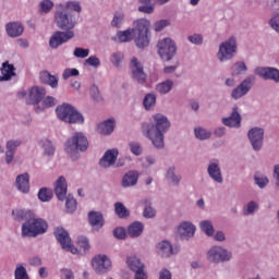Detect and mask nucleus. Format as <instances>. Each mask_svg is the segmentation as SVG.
I'll list each match as a JSON object with an SVG mask.
<instances>
[{
  "label": "nucleus",
  "instance_id": "393cba45",
  "mask_svg": "<svg viewBox=\"0 0 279 279\" xmlns=\"http://www.w3.org/2000/svg\"><path fill=\"white\" fill-rule=\"evenodd\" d=\"M165 179L171 186H180L182 174L178 173V168H175V166H170L166 169Z\"/></svg>",
  "mask_w": 279,
  "mask_h": 279
},
{
  "label": "nucleus",
  "instance_id": "69168bd1",
  "mask_svg": "<svg viewBox=\"0 0 279 279\" xmlns=\"http://www.w3.org/2000/svg\"><path fill=\"white\" fill-rule=\"evenodd\" d=\"M113 236H116V239H120V241H123V239L128 236V231L123 227H118L113 230Z\"/></svg>",
  "mask_w": 279,
  "mask_h": 279
},
{
  "label": "nucleus",
  "instance_id": "473e14b6",
  "mask_svg": "<svg viewBox=\"0 0 279 279\" xmlns=\"http://www.w3.org/2000/svg\"><path fill=\"white\" fill-rule=\"evenodd\" d=\"M140 204H143L145 206L143 210L144 219H156L157 211L154 206H151V199L144 198L140 201Z\"/></svg>",
  "mask_w": 279,
  "mask_h": 279
},
{
  "label": "nucleus",
  "instance_id": "c85d7f7f",
  "mask_svg": "<svg viewBox=\"0 0 279 279\" xmlns=\"http://www.w3.org/2000/svg\"><path fill=\"white\" fill-rule=\"evenodd\" d=\"M117 125V120L113 118L107 119L104 122L97 125L98 134H102L104 136H110L114 132V126Z\"/></svg>",
  "mask_w": 279,
  "mask_h": 279
},
{
  "label": "nucleus",
  "instance_id": "7ed1b4c3",
  "mask_svg": "<svg viewBox=\"0 0 279 279\" xmlns=\"http://www.w3.org/2000/svg\"><path fill=\"white\" fill-rule=\"evenodd\" d=\"M49 228V223L45 219L36 217V214H33V217L25 221L22 225V236L24 239H36L40 234H45Z\"/></svg>",
  "mask_w": 279,
  "mask_h": 279
},
{
  "label": "nucleus",
  "instance_id": "a18cd8bd",
  "mask_svg": "<svg viewBox=\"0 0 279 279\" xmlns=\"http://www.w3.org/2000/svg\"><path fill=\"white\" fill-rule=\"evenodd\" d=\"M156 95L154 93H148L144 96L143 106L145 110H154L156 108Z\"/></svg>",
  "mask_w": 279,
  "mask_h": 279
},
{
  "label": "nucleus",
  "instance_id": "f3484780",
  "mask_svg": "<svg viewBox=\"0 0 279 279\" xmlns=\"http://www.w3.org/2000/svg\"><path fill=\"white\" fill-rule=\"evenodd\" d=\"M207 175L210 180L216 182V184H223V173L221 172V166L219 159H210L207 165Z\"/></svg>",
  "mask_w": 279,
  "mask_h": 279
},
{
  "label": "nucleus",
  "instance_id": "7c9ffc66",
  "mask_svg": "<svg viewBox=\"0 0 279 279\" xmlns=\"http://www.w3.org/2000/svg\"><path fill=\"white\" fill-rule=\"evenodd\" d=\"M174 86H175V83L173 82V80L167 78L166 81L158 83L155 86V90L159 95H169V93H171L173 90Z\"/></svg>",
  "mask_w": 279,
  "mask_h": 279
},
{
  "label": "nucleus",
  "instance_id": "4c0bfd02",
  "mask_svg": "<svg viewBox=\"0 0 279 279\" xmlns=\"http://www.w3.org/2000/svg\"><path fill=\"white\" fill-rule=\"evenodd\" d=\"M260 205L256 201H250L243 206L242 213L244 217H252L254 214L259 210Z\"/></svg>",
  "mask_w": 279,
  "mask_h": 279
},
{
  "label": "nucleus",
  "instance_id": "338daca9",
  "mask_svg": "<svg viewBox=\"0 0 279 279\" xmlns=\"http://www.w3.org/2000/svg\"><path fill=\"white\" fill-rule=\"evenodd\" d=\"M123 52H114L111 58V62L113 66H121V62H123Z\"/></svg>",
  "mask_w": 279,
  "mask_h": 279
},
{
  "label": "nucleus",
  "instance_id": "603ef678",
  "mask_svg": "<svg viewBox=\"0 0 279 279\" xmlns=\"http://www.w3.org/2000/svg\"><path fill=\"white\" fill-rule=\"evenodd\" d=\"M89 96L97 104H100V101H104V97L101 96V92H99V87L95 84L92 85L90 88H89Z\"/></svg>",
  "mask_w": 279,
  "mask_h": 279
},
{
  "label": "nucleus",
  "instance_id": "3c124183",
  "mask_svg": "<svg viewBox=\"0 0 279 279\" xmlns=\"http://www.w3.org/2000/svg\"><path fill=\"white\" fill-rule=\"evenodd\" d=\"M53 1L51 0H43L39 2V12L41 14H49V12H51V10H53Z\"/></svg>",
  "mask_w": 279,
  "mask_h": 279
},
{
  "label": "nucleus",
  "instance_id": "423d86ee",
  "mask_svg": "<svg viewBox=\"0 0 279 279\" xmlns=\"http://www.w3.org/2000/svg\"><path fill=\"white\" fill-rule=\"evenodd\" d=\"M151 23L147 19H140L133 22V36L135 37V44L138 49H145L149 45V27Z\"/></svg>",
  "mask_w": 279,
  "mask_h": 279
},
{
  "label": "nucleus",
  "instance_id": "0eeeda50",
  "mask_svg": "<svg viewBox=\"0 0 279 279\" xmlns=\"http://www.w3.org/2000/svg\"><path fill=\"white\" fill-rule=\"evenodd\" d=\"M239 51V45L236 44V37L232 36L219 45L217 52V60L220 62H230Z\"/></svg>",
  "mask_w": 279,
  "mask_h": 279
},
{
  "label": "nucleus",
  "instance_id": "79ce46f5",
  "mask_svg": "<svg viewBox=\"0 0 279 279\" xmlns=\"http://www.w3.org/2000/svg\"><path fill=\"white\" fill-rule=\"evenodd\" d=\"M195 138L198 141H208L213 136V132L208 129L197 126L194 129Z\"/></svg>",
  "mask_w": 279,
  "mask_h": 279
},
{
  "label": "nucleus",
  "instance_id": "b1692460",
  "mask_svg": "<svg viewBox=\"0 0 279 279\" xmlns=\"http://www.w3.org/2000/svg\"><path fill=\"white\" fill-rule=\"evenodd\" d=\"M23 145V142L21 140H10L7 142L5 147V162L7 165H12V161L14 160V154H16V149Z\"/></svg>",
  "mask_w": 279,
  "mask_h": 279
},
{
  "label": "nucleus",
  "instance_id": "49530a36",
  "mask_svg": "<svg viewBox=\"0 0 279 279\" xmlns=\"http://www.w3.org/2000/svg\"><path fill=\"white\" fill-rule=\"evenodd\" d=\"M157 162H158V157L153 154L145 155L142 158L143 169H151V167H154V165H157Z\"/></svg>",
  "mask_w": 279,
  "mask_h": 279
},
{
  "label": "nucleus",
  "instance_id": "5fc2aeb1",
  "mask_svg": "<svg viewBox=\"0 0 279 279\" xmlns=\"http://www.w3.org/2000/svg\"><path fill=\"white\" fill-rule=\"evenodd\" d=\"M41 147L46 156H53L56 148L53 147V144L51 143V141L49 140L41 141Z\"/></svg>",
  "mask_w": 279,
  "mask_h": 279
},
{
  "label": "nucleus",
  "instance_id": "a211bd4d",
  "mask_svg": "<svg viewBox=\"0 0 279 279\" xmlns=\"http://www.w3.org/2000/svg\"><path fill=\"white\" fill-rule=\"evenodd\" d=\"M195 232H197V227L192 221L184 220L178 226V234L185 241L193 239V236H195Z\"/></svg>",
  "mask_w": 279,
  "mask_h": 279
},
{
  "label": "nucleus",
  "instance_id": "09e8293b",
  "mask_svg": "<svg viewBox=\"0 0 279 279\" xmlns=\"http://www.w3.org/2000/svg\"><path fill=\"white\" fill-rule=\"evenodd\" d=\"M114 211L120 219H126V217H130V210L121 202L114 204Z\"/></svg>",
  "mask_w": 279,
  "mask_h": 279
},
{
  "label": "nucleus",
  "instance_id": "20e7f679",
  "mask_svg": "<svg viewBox=\"0 0 279 279\" xmlns=\"http://www.w3.org/2000/svg\"><path fill=\"white\" fill-rule=\"evenodd\" d=\"M54 23L62 32H73L77 25V20L75 19V14H73V12L68 11L60 4H57L54 11Z\"/></svg>",
  "mask_w": 279,
  "mask_h": 279
},
{
  "label": "nucleus",
  "instance_id": "4be33fe9",
  "mask_svg": "<svg viewBox=\"0 0 279 279\" xmlns=\"http://www.w3.org/2000/svg\"><path fill=\"white\" fill-rule=\"evenodd\" d=\"M4 29L9 38H19L23 36V33L25 32V26H23V23L15 21L7 23Z\"/></svg>",
  "mask_w": 279,
  "mask_h": 279
},
{
  "label": "nucleus",
  "instance_id": "6e6d98bb",
  "mask_svg": "<svg viewBox=\"0 0 279 279\" xmlns=\"http://www.w3.org/2000/svg\"><path fill=\"white\" fill-rule=\"evenodd\" d=\"M187 40L191 45H195L196 47L204 45V36L202 34L194 33L189 35Z\"/></svg>",
  "mask_w": 279,
  "mask_h": 279
},
{
  "label": "nucleus",
  "instance_id": "13d9d810",
  "mask_svg": "<svg viewBox=\"0 0 279 279\" xmlns=\"http://www.w3.org/2000/svg\"><path fill=\"white\" fill-rule=\"evenodd\" d=\"M85 66H92L93 69H99L101 66V60L97 56H90L84 62Z\"/></svg>",
  "mask_w": 279,
  "mask_h": 279
},
{
  "label": "nucleus",
  "instance_id": "f704fd0d",
  "mask_svg": "<svg viewBox=\"0 0 279 279\" xmlns=\"http://www.w3.org/2000/svg\"><path fill=\"white\" fill-rule=\"evenodd\" d=\"M39 80H40V82H43V84H47L48 86H51L52 88H58V76L51 75L47 71L40 72Z\"/></svg>",
  "mask_w": 279,
  "mask_h": 279
},
{
  "label": "nucleus",
  "instance_id": "bf43d9fd",
  "mask_svg": "<svg viewBox=\"0 0 279 279\" xmlns=\"http://www.w3.org/2000/svg\"><path fill=\"white\" fill-rule=\"evenodd\" d=\"M268 25L276 32V34H279V12L271 15Z\"/></svg>",
  "mask_w": 279,
  "mask_h": 279
},
{
  "label": "nucleus",
  "instance_id": "052dcab7",
  "mask_svg": "<svg viewBox=\"0 0 279 279\" xmlns=\"http://www.w3.org/2000/svg\"><path fill=\"white\" fill-rule=\"evenodd\" d=\"M130 151L133 153L134 156H142L143 155V146L138 142H131L129 144Z\"/></svg>",
  "mask_w": 279,
  "mask_h": 279
},
{
  "label": "nucleus",
  "instance_id": "6e6552de",
  "mask_svg": "<svg viewBox=\"0 0 279 279\" xmlns=\"http://www.w3.org/2000/svg\"><path fill=\"white\" fill-rule=\"evenodd\" d=\"M157 49L159 58L166 62L173 60V58H175V53H178V45L169 37L159 40Z\"/></svg>",
  "mask_w": 279,
  "mask_h": 279
},
{
  "label": "nucleus",
  "instance_id": "c756f323",
  "mask_svg": "<svg viewBox=\"0 0 279 279\" xmlns=\"http://www.w3.org/2000/svg\"><path fill=\"white\" fill-rule=\"evenodd\" d=\"M89 226L93 230H101L104 228V214L101 211H89L88 213Z\"/></svg>",
  "mask_w": 279,
  "mask_h": 279
},
{
  "label": "nucleus",
  "instance_id": "8fccbe9b",
  "mask_svg": "<svg viewBox=\"0 0 279 279\" xmlns=\"http://www.w3.org/2000/svg\"><path fill=\"white\" fill-rule=\"evenodd\" d=\"M53 197V192H51L50 189L41 187L38 191V199L40 202H50V199Z\"/></svg>",
  "mask_w": 279,
  "mask_h": 279
},
{
  "label": "nucleus",
  "instance_id": "5701e85b",
  "mask_svg": "<svg viewBox=\"0 0 279 279\" xmlns=\"http://www.w3.org/2000/svg\"><path fill=\"white\" fill-rule=\"evenodd\" d=\"M241 121H242V118H241V113H239V107H234L232 109L230 117L222 118V123L227 128H234L235 130H239V128H241Z\"/></svg>",
  "mask_w": 279,
  "mask_h": 279
},
{
  "label": "nucleus",
  "instance_id": "2eb2a0df",
  "mask_svg": "<svg viewBox=\"0 0 279 279\" xmlns=\"http://www.w3.org/2000/svg\"><path fill=\"white\" fill-rule=\"evenodd\" d=\"M255 75L262 77V80L274 82L279 84V70L274 66H257L254 70Z\"/></svg>",
  "mask_w": 279,
  "mask_h": 279
},
{
  "label": "nucleus",
  "instance_id": "f8f14e48",
  "mask_svg": "<svg viewBox=\"0 0 279 279\" xmlns=\"http://www.w3.org/2000/svg\"><path fill=\"white\" fill-rule=\"evenodd\" d=\"M54 236L58 243H60L62 250H64L65 252H71V254L80 253L77 247L73 246V244L71 243V236L69 235V231L64 230V228L57 227L54 229Z\"/></svg>",
  "mask_w": 279,
  "mask_h": 279
},
{
  "label": "nucleus",
  "instance_id": "774afa93",
  "mask_svg": "<svg viewBox=\"0 0 279 279\" xmlns=\"http://www.w3.org/2000/svg\"><path fill=\"white\" fill-rule=\"evenodd\" d=\"M60 279H75V276H73V270L69 268H63L60 270Z\"/></svg>",
  "mask_w": 279,
  "mask_h": 279
},
{
  "label": "nucleus",
  "instance_id": "cd10ccee",
  "mask_svg": "<svg viewBox=\"0 0 279 279\" xmlns=\"http://www.w3.org/2000/svg\"><path fill=\"white\" fill-rule=\"evenodd\" d=\"M46 95L47 90L44 87H32L28 95L29 102L33 104V106H38L41 99H45Z\"/></svg>",
  "mask_w": 279,
  "mask_h": 279
},
{
  "label": "nucleus",
  "instance_id": "a878e982",
  "mask_svg": "<svg viewBox=\"0 0 279 279\" xmlns=\"http://www.w3.org/2000/svg\"><path fill=\"white\" fill-rule=\"evenodd\" d=\"M136 184H138V171L130 170L122 177V189H132L136 186Z\"/></svg>",
  "mask_w": 279,
  "mask_h": 279
},
{
  "label": "nucleus",
  "instance_id": "f257e3e1",
  "mask_svg": "<svg viewBox=\"0 0 279 279\" xmlns=\"http://www.w3.org/2000/svg\"><path fill=\"white\" fill-rule=\"evenodd\" d=\"M171 130V120L163 113H155L151 122L143 125V134L156 149H165V134Z\"/></svg>",
  "mask_w": 279,
  "mask_h": 279
},
{
  "label": "nucleus",
  "instance_id": "e433bc0d",
  "mask_svg": "<svg viewBox=\"0 0 279 279\" xmlns=\"http://www.w3.org/2000/svg\"><path fill=\"white\" fill-rule=\"evenodd\" d=\"M2 76H0V82H10L14 77V65L4 62L1 68Z\"/></svg>",
  "mask_w": 279,
  "mask_h": 279
},
{
  "label": "nucleus",
  "instance_id": "e2e57ef3",
  "mask_svg": "<svg viewBox=\"0 0 279 279\" xmlns=\"http://www.w3.org/2000/svg\"><path fill=\"white\" fill-rule=\"evenodd\" d=\"M123 20H124L123 13H121V12L116 13L113 15L112 21H111V26L112 27H120L121 25H123Z\"/></svg>",
  "mask_w": 279,
  "mask_h": 279
},
{
  "label": "nucleus",
  "instance_id": "c03bdc74",
  "mask_svg": "<svg viewBox=\"0 0 279 279\" xmlns=\"http://www.w3.org/2000/svg\"><path fill=\"white\" fill-rule=\"evenodd\" d=\"M14 279H29L25 264L20 263L15 265Z\"/></svg>",
  "mask_w": 279,
  "mask_h": 279
},
{
  "label": "nucleus",
  "instance_id": "f03ea898",
  "mask_svg": "<svg viewBox=\"0 0 279 279\" xmlns=\"http://www.w3.org/2000/svg\"><path fill=\"white\" fill-rule=\"evenodd\" d=\"M64 149L70 158L77 160L80 151L88 149V137L82 132H76L65 142Z\"/></svg>",
  "mask_w": 279,
  "mask_h": 279
},
{
  "label": "nucleus",
  "instance_id": "2f4dec72",
  "mask_svg": "<svg viewBox=\"0 0 279 279\" xmlns=\"http://www.w3.org/2000/svg\"><path fill=\"white\" fill-rule=\"evenodd\" d=\"M145 230V225L141 221H134L128 227V234L131 239H138L143 231Z\"/></svg>",
  "mask_w": 279,
  "mask_h": 279
},
{
  "label": "nucleus",
  "instance_id": "9b49d317",
  "mask_svg": "<svg viewBox=\"0 0 279 279\" xmlns=\"http://www.w3.org/2000/svg\"><path fill=\"white\" fill-rule=\"evenodd\" d=\"M130 71L133 82L137 84H145L147 82V74L145 73V68L138 58L132 57L130 61Z\"/></svg>",
  "mask_w": 279,
  "mask_h": 279
},
{
  "label": "nucleus",
  "instance_id": "37998d69",
  "mask_svg": "<svg viewBox=\"0 0 279 279\" xmlns=\"http://www.w3.org/2000/svg\"><path fill=\"white\" fill-rule=\"evenodd\" d=\"M247 73V64L245 61H236L231 68V75H245Z\"/></svg>",
  "mask_w": 279,
  "mask_h": 279
},
{
  "label": "nucleus",
  "instance_id": "c9c22d12",
  "mask_svg": "<svg viewBox=\"0 0 279 279\" xmlns=\"http://www.w3.org/2000/svg\"><path fill=\"white\" fill-rule=\"evenodd\" d=\"M126 265L130 268L131 271H134V274H140L141 271H145V265L141 263V259L137 257H128L126 258Z\"/></svg>",
  "mask_w": 279,
  "mask_h": 279
},
{
  "label": "nucleus",
  "instance_id": "680f3d73",
  "mask_svg": "<svg viewBox=\"0 0 279 279\" xmlns=\"http://www.w3.org/2000/svg\"><path fill=\"white\" fill-rule=\"evenodd\" d=\"M80 75V70L75 68H68L63 71L62 78L69 80L70 77H77Z\"/></svg>",
  "mask_w": 279,
  "mask_h": 279
},
{
  "label": "nucleus",
  "instance_id": "9d476101",
  "mask_svg": "<svg viewBox=\"0 0 279 279\" xmlns=\"http://www.w3.org/2000/svg\"><path fill=\"white\" fill-rule=\"evenodd\" d=\"M247 138L253 151H260L265 145V129L254 126L248 130Z\"/></svg>",
  "mask_w": 279,
  "mask_h": 279
},
{
  "label": "nucleus",
  "instance_id": "0e129e2a",
  "mask_svg": "<svg viewBox=\"0 0 279 279\" xmlns=\"http://www.w3.org/2000/svg\"><path fill=\"white\" fill-rule=\"evenodd\" d=\"M41 101L43 108H53V106L58 104V100L53 98V96H47L46 98H43Z\"/></svg>",
  "mask_w": 279,
  "mask_h": 279
},
{
  "label": "nucleus",
  "instance_id": "de8ad7c7",
  "mask_svg": "<svg viewBox=\"0 0 279 279\" xmlns=\"http://www.w3.org/2000/svg\"><path fill=\"white\" fill-rule=\"evenodd\" d=\"M254 183L258 189H267L269 185V178L263 173L254 174Z\"/></svg>",
  "mask_w": 279,
  "mask_h": 279
},
{
  "label": "nucleus",
  "instance_id": "72a5a7b5",
  "mask_svg": "<svg viewBox=\"0 0 279 279\" xmlns=\"http://www.w3.org/2000/svg\"><path fill=\"white\" fill-rule=\"evenodd\" d=\"M12 217L15 221H29L34 217V211L29 209H13Z\"/></svg>",
  "mask_w": 279,
  "mask_h": 279
},
{
  "label": "nucleus",
  "instance_id": "39448f33",
  "mask_svg": "<svg viewBox=\"0 0 279 279\" xmlns=\"http://www.w3.org/2000/svg\"><path fill=\"white\" fill-rule=\"evenodd\" d=\"M57 117L63 123L78 124L84 123V116L71 104L63 102L56 108Z\"/></svg>",
  "mask_w": 279,
  "mask_h": 279
},
{
  "label": "nucleus",
  "instance_id": "6ab92c4d",
  "mask_svg": "<svg viewBox=\"0 0 279 279\" xmlns=\"http://www.w3.org/2000/svg\"><path fill=\"white\" fill-rule=\"evenodd\" d=\"M156 254L160 258H171L177 252L173 250V244L169 240H162L156 244Z\"/></svg>",
  "mask_w": 279,
  "mask_h": 279
},
{
  "label": "nucleus",
  "instance_id": "864d4df0",
  "mask_svg": "<svg viewBox=\"0 0 279 279\" xmlns=\"http://www.w3.org/2000/svg\"><path fill=\"white\" fill-rule=\"evenodd\" d=\"M65 208L68 213H75V210H77V201L75 199V197L70 194L65 196Z\"/></svg>",
  "mask_w": 279,
  "mask_h": 279
},
{
  "label": "nucleus",
  "instance_id": "a19ab883",
  "mask_svg": "<svg viewBox=\"0 0 279 279\" xmlns=\"http://www.w3.org/2000/svg\"><path fill=\"white\" fill-rule=\"evenodd\" d=\"M198 226L206 236H215V225L211 220H202Z\"/></svg>",
  "mask_w": 279,
  "mask_h": 279
},
{
  "label": "nucleus",
  "instance_id": "ea45409f",
  "mask_svg": "<svg viewBox=\"0 0 279 279\" xmlns=\"http://www.w3.org/2000/svg\"><path fill=\"white\" fill-rule=\"evenodd\" d=\"M134 38V33L132 28L126 31H120L117 33V36L113 38L117 43H130Z\"/></svg>",
  "mask_w": 279,
  "mask_h": 279
},
{
  "label": "nucleus",
  "instance_id": "aec40b11",
  "mask_svg": "<svg viewBox=\"0 0 279 279\" xmlns=\"http://www.w3.org/2000/svg\"><path fill=\"white\" fill-rule=\"evenodd\" d=\"M15 189L22 195H29L32 185L29 184V173L24 172L15 178Z\"/></svg>",
  "mask_w": 279,
  "mask_h": 279
},
{
  "label": "nucleus",
  "instance_id": "4468645a",
  "mask_svg": "<svg viewBox=\"0 0 279 279\" xmlns=\"http://www.w3.org/2000/svg\"><path fill=\"white\" fill-rule=\"evenodd\" d=\"M72 38H75V32L57 31L51 35L49 39V47L51 49H58V47H61V45L69 43V40H72Z\"/></svg>",
  "mask_w": 279,
  "mask_h": 279
},
{
  "label": "nucleus",
  "instance_id": "ddd939ff",
  "mask_svg": "<svg viewBox=\"0 0 279 279\" xmlns=\"http://www.w3.org/2000/svg\"><path fill=\"white\" fill-rule=\"evenodd\" d=\"M255 82V75H250L244 78L235 88L232 89L231 99H234L236 101L239 99H242V97H245V95H247V93L252 90V86H254Z\"/></svg>",
  "mask_w": 279,
  "mask_h": 279
},
{
  "label": "nucleus",
  "instance_id": "1a4fd4ad",
  "mask_svg": "<svg viewBox=\"0 0 279 279\" xmlns=\"http://www.w3.org/2000/svg\"><path fill=\"white\" fill-rule=\"evenodd\" d=\"M207 260L214 265L230 263L232 260V253L221 245H214L207 252Z\"/></svg>",
  "mask_w": 279,
  "mask_h": 279
},
{
  "label": "nucleus",
  "instance_id": "4d7b16f0",
  "mask_svg": "<svg viewBox=\"0 0 279 279\" xmlns=\"http://www.w3.org/2000/svg\"><path fill=\"white\" fill-rule=\"evenodd\" d=\"M73 56L74 58H80L84 60V58H88V56H90V49L76 47L73 51Z\"/></svg>",
  "mask_w": 279,
  "mask_h": 279
},
{
  "label": "nucleus",
  "instance_id": "bb28decb",
  "mask_svg": "<svg viewBox=\"0 0 279 279\" xmlns=\"http://www.w3.org/2000/svg\"><path fill=\"white\" fill-rule=\"evenodd\" d=\"M69 185L66 184V179L64 177H59L54 184V194L60 202L66 199V191Z\"/></svg>",
  "mask_w": 279,
  "mask_h": 279
},
{
  "label": "nucleus",
  "instance_id": "412c9836",
  "mask_svg": "<svg viewBox=\"0 0 279 279\" xmlns=\"http://www.w3.org/2000/svg\"><path fill=\"white\" fill-rule=\"evenodd\" d=\"M117 158H119V150L117 148L109 149L100 158L99 167L110 169V167L117 165Z\"/></svg>",
  "mask_w": 279,
  "mask_h": 279
},
{
  "label": "nucleus",
  "instance_id": "58836bf2",
  "mask_svg": "<svg viewBox=\"0 0 279 279\" xmlns=\"http://www.w3.org/2000/svg\"><path fill=\"white\" fill-rule=\"evenodd\" d=\"M61 8H64L68 12H76V14L82 13V2L77 0H70L64 3H59Z\"/></svg>",
  "mask_w": 279,
  "mask_h": 279
},
{
  "label": "nucleus",
  "instance_id": "dca6fc26",
  "mask_svg": "<svg viewBox=\"0 0 279 279\" xmlns=\"http://www.w3.org/2000/svg\"><path fill=\"white\" fill-rule=\"evenodd\" d=\"M93 268L97 274H108L112 269V260L108 255H97L92 262Z\"/></svg>",
  "mask_w": 279,
  "mask_h": 279
}]
</instances>
